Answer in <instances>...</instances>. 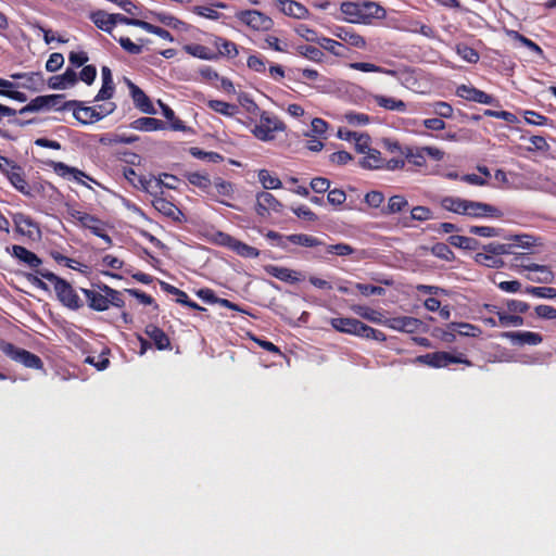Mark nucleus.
<instances>
[{"mask_svg": "<svg viewBox=\"0 0 556 556\" xmlns=\"http://www.w3.org/2000/svg\"><path fill=\"white\" fill-rule=\"evenodd\" d=\"M17 89V83L0 77V96L15 100L17 102H26L28 99L26 93Z\"/></svg>", "mask_w": 556, "mask_h": 556, "instance_id": "obj_32", "label": "nucleus"}, {"mask_svg": "<svg viewBox=\"0 0 556 556\" xmlns=\"http://www.w3.org/2000/svg\"><path fill=\"white\" fill-rule=\"evenodd\" d=\"M430 106L431 112L442 119L453 117L454 109L450 103L445 101H435L432 104H430Z\"/></svg>", "mask_w": 556, "mask_h": 556, "instance_id": "obj_57", "label": "nucleus"}, {"mask_svg": "<svg viewBox=\"0 0 556 556\" xmlns=\"http://www.w3.org/2000/svg\"><path fill=\"white\" fill-rule=\"evenodd\" d=\"M421 321L418 318L410 316H397L384 320L386 327L396 331H403L408 333L416 332L419 329Z\"/></svg>", "mask_w": 556, "mask_h": 556, "instance_id": "obj_22", "label": "nucleus"}, {"mask_svg": "<svg viewBox=\"0 0 556 556\" xmlns=\"http://www.w3.org/2000/svg\"><path fill=\"white\" fill-rule=\"evenodd\" d=\"M344 21L351 24L368 25L374 18H384L386 10L372 1H344L340 4Z\"/></svg>", "mask_w": 556, "mask_h": 556, "instance_id": "obj_2", "label": "nucleus"}, {"mask_svg": "<svg viewBox=\"0 0 556 556\" xmlns=\"http://www.w3.org/2000/svg\"><path fill=\"white\" fill-rule=\"evenodd\" d=\"M86 298L87 305L96 312L108 311L111 306L123 308L125 300L123 293L112 287L103 283H92V289H80Z\"/></svg>", "mask_w": 556, "mask_h": 556, "instance_id": "obj_1", "label": "nucleus"}, {"mask_svg": "<svg viewBox=\"0 0 556 556\" xmlns=\"http://www.w3.org/2000/svg\"><path fill=\"white\" fill-rule=\"evenodd\" d=\"M448 329L453 331H457V334L463 337H479L481 334V329L469 323H450Z\"/></svg>", "mask_w": 556, "mask_h": 556, "instance_id": "obj_48", "label": "nucleus"}, {"mask_svg": "<svg viewBox=\"0 0 556 556\" xmlns=\"http://www.w3.org/2000/svg\"><path fill=\"white\" fill-rule=\"evenodd\" d=\"M212 45L218 51V55L233 59L238 55L237 45L226 38L215 36L212 40Z\"/></svg>", "mask_w": 556, "mask_h": 556, "instance_id": "obj_35", "label": "nucleus"}, {"mask_svg": "<svg viewBox=\"0 0 556 556\" xmlns=\"http://www.w3.org/2000/svg\"><path fill=\"white\" fill-rule=\"evenodd\" d=\"M374 101L378 106L387 111H393L399 113H404L407 111V104L403 100L396 98L376 94L374 97Z\"/></svg>", "mask_w": 556, "mask_h": 556, "instance_id": "obj_34", "label": "nucleus"}, {"mask_svg": "<svg viewBox=\"0 0 556 556\" xmlns=\"http://www.w3.org/2000/svg\"><path fill=\"white\" fill-rule=\"evenodd\" d=\"M267 60L261 54H252L247 60L250 70L256 73H265Z\"/></svg>", "mask_w": 556, "mask_h": 556, "instance_id": "obj_62", "label": "nucleus"}, {"mask_svg": "<svg viewBox=\"0 0 556 556\" xmlns=\"http://www.w3.org/2000/svg\"><path fill=\"white\" fill-rule=\"evenodd\" d=\"M333 35L353 48H366L365 38L356 33L352 27L337 26L333 30Z\"/></svg>", "mask_w": 556, "mask_h": 556, "instance_id": "obj_23", "label": "nucleus"}, {"mask_svg": "<svg viewBox=\"0 0 556 556\" xmlns=\"http://www.w3.org/2000/svg\"><path fill=\"white\" fill-rule=\"evenodd\" d=\"M141 29L150 33V34H154L159 37H161L162 39L164 40H167V41H173L174 40V37L173 35L165 28H162L160 26H156V25H153L149 22H146L143 21L142 22V25H141Z\"/></svg>", "mask_w": 556, "mask_h": 556, "instance_id": "obj_60", "label": "nucleus"}, {"mask_svg": "<svg viewBox=\"0 0 556 556\" xmlns=\"http://www.w3.org/2000/svg\"><path fill=\"white\" fill-rule=\"evenodd\" d=\"M7 178L18 192L24 195H31L30 187L25 178V172L22 166L17 165Z\"/></svg>", "mask_w": 556, "mask_h": 556, "instance_id": "obj_33", "label": "nucleus"}, {"mask_svg": "<svg viewBox=\"0 0 556 556\" xmlns=\"http://www.w3.org/2000/svg\"><path fill=\"white\" fill-rule=\"evenodd\" d=\"M351 309L359 317L374 323L384 325L383 314L366 305H353Z\"/></svg>", "mask_w": 556, "mask_h": 556, "instance_id": "obj_38", "label": "nucleus"}, {"mask_svg": "<svg viewBox=\"0 0 556 556\" xmlns=\"http://www.w3.org/2000/svg\"><path fill=\"white\" fill-rule=\"evenodd\" d=\"M468 200L457 197H445L442 199L441 205L444 210L455 214L465 215Z\"/></svg>", "mask_w": 556, "mask_h": 556, "instance_id": "obj_43", "label": "nucleus"}, {"mask_svg": "<svg viewBox=\"0 0 556 556\" xmlns=\"http://www.w3.org/2000/svg\"><path fill=\"white\" fill-rule=\"evenodd\" d=\"M189 153L195 159L205 160L212 163H220L224 160L222 154L213 151H203L198 147H191L189 149Z\"/></svg>", "mask_w": 556, "mask_h": 556, "instance_id": "obj_54", "label": "nucleus"}, {"mask_svg": "<svg viewBox=\"0 0 556 556\" xmlns=\"http://www.w3.org/2000/svg\"><path fill=\"white\" fill-rule=\"evenodd\" d=\"M152 195L154 197L152 200V205L156 211L166 217L178 219V215H181V211L173 202L159 195V193Z\"/></svg>", "mask_w": 556, "mask_h": 556, "instance_id": "obj_30", "label": "nucleus"}, {"mask_svg": "<svg viewBox=\"0 0 556 556\" xmlns=\"http://www.w3.org/2000/svg\"><path fill=\"white\" fill-rule=\"evenodd\" d=\"M90 20L99 29L112 35V30L115 27L112 14L99 10L91 13Z\"/></svg>", "mask_w": 556, "mask_h": 556, "instance_id": "obj_39", "label": "nucleus"}, {"mask_svg": "<svg viewBox=\"0 0 556 556\" xmlns=\"http://www.w3.org/2000/svg\"><path fill=\"white\" fill-rule=\"evenodd\" d=\"M12 255L20 262L26 264L28 267L36 268L37 270H39L38 267L42 264V261L39 256L22 245H13Z\"/></svg>", "mask_w": 556, "mask_h": 556, "instance_id": "obj_29", "label": "nucleus"}, {"mask_svg": "<svg viewBox=\"0 0 556 556\" xmlns=\"http://www.w3.org/2000/svg\"><path fill=\"white\" fill-rule=\"evenodd\" d=\"M231 251H233L239 256L245 257V258H256L261 254L258 249H256L252 245H249L238 239L235 240Z\"/></svg>", "mask_w": 556, "mask_h": 556, "instance_id": "obj_50", "label": "nucleus"}, {"mask_svg": "<svg viewBox=\"0 0 556 556\" xmlns=\"http://www.w3.org/2000/svg\"><path fill=\"white\" fill-rule=\"evenodd\" d=\"M185 50L192 56L202 59V60H214L217 58V54L212 51L208 47L193 43L185 46Z\"/></svg>", "mask_w": 556, "mask_h": 556, "instance_id": "obj_46", "label": "nucleus"}, {"mask_svg": "<svg viewBox=\"0 0 556 556\" xmlns=\"http://www.w3.org/2000/svg\"><path fill=\"white\" fill-rule=\"evenodd\" d=\"M331 327L341 333L359 337L363 339H371L379 342L387 340L386 334L363 321L352 317H334L330 319Z\"/></svg>", "mask_w": 556, "mask_h": 556, "instance_id": "obj_3", "label": "nucleus"}, {"mask_svg": "<svg viewBox=\"0 0 556 556\" xmlns=\"http://www.w3.org/2000/svg\"><path fill=\"white\" fill-rule=\"evenodd\" d=\"M431 253L446 262H452L455 260V254L448 244L443 242H438L431 247Z\"/></svg>", "mask_w": 556, "mask_h": 556, "instance_id": "obj_56", "label": "nucleus"}, {"mask_svg": "<svg viewBox=\"0 0 556 556\" xmlns=\"http://www.w3.org/2000/svg\"><path fill=\"white\" fill-rule=\"evenodd\" d=\"M456 96L467 101L486 104V105H498V101L491 94L477 89L473 86L459 85L456 88Z\"/></svg>", "mask_w": 556, "mask_h": 556, "instance_id": "obj_16", "label": "nucleus"}, {"mask_svg": "<svg viewBox=\"0 0 556 556\" xmlns=\"http://www.w3.org/2000/svg\"><path fill=\"white\" fill-rule=\"evenodd\" d=\"M64 94H46V96H38L34 99H31L25 106L16 111L13 109L16 113L21 115H24L26 113H34V112H41V111H49L51 109H55L58 111L61 110V105L64 102Z\"/></svg>", "mask_w": 556, "mask_h": 556, "instance_id": "obj_10", "label": "nucleus"}, {"mask_svg": "<svg viewBox=\"0 0 556 556\" xmlns=\"http://www.w3.org/2000/svg\"><path fill=\"white\" fill-rule=\"evenodd\" d=\"M526 293L540 299H555L556 288L553 287H527Z\"/></svg>", "mask_w": 556, "mask_h": 556, "instance_id": "obj_59", "label": "nucleus"}, {"mask_svg": "<svg viewBox=\"0 0 556 556\" xmlns=\"http://www.w3.org/2000/svg\"><path fill=\"white\" fill-rule=\"evenodd\" d=\"M405 160L415 167H425L427 156L433 161L440 162L444 159V151L437 147H412L406 146Z\"/></svg>", "mask_w": 556, "mask_h": 556, "instance_id": "obj_9", "label": "nucleus"}, {"mask_svg": "<svg viewBox=\"0 0 556 556\" xmlns=\"http://www.w3.org/2000/svg\"><path fill=\"white\" fill-rule=\"evenodd\" d=\"M257 178L266 190L280 189L282 187L281 180L277 176L271 175L268 169H260L257 172Z\"/></svg>", "mask_w": 556, "mask_h": 556, "instance_id": "obj_47", "label": "nucleus"}, {"mask_svg": "<svg viewBox=\"0 0 556 556\" xmlns=\"http://www.w3.org/2000/svg\"><path fill=\"white\" fill-rule=\"evenodd\" d=\"M130 127L138 131H157L167 128V124L155 117H139L130 123Z\"/></svg>", "mask_w": 556, "mask_h": 556, "instance_id": "obj_27", "label": "nucleus"}, {"mask_svg": "<svg viewBox=\"0 0 556 556\" xmlns=\"http://www.w3.org/2000/svg\"><path fill=\"white\" fill-rule=\"evenodd\" d=\"M184 177L192 186L201 189L204 192L210 193V188L212 187V180H211L208 174L200 173V172H186V173H184Z\"/></svg>", "mask_w": 556, "mask_h": 556, "instance_id": "obj_37", "label": "nucleus"}, {"mask_svg": "<svg viewBox=\"0 0 556 556\" xmlns=\"http://www.w3.org/2000/svg\"><path fill=\"white\" fill-rule=\"evenodd\" d=\"M344 118L353 126H364L370 123V116L365 113L348 112L345 113Z\"/></svg>", "mask_w": 556, "mask_h": 556, "instance_id": "obj_64", "label": "nucleus"}, {"mask_svg": "<svg viewBox=\"0 0 556 556\" xmlns=\"http://www.w3.org/2000/svg\"><path fill=\"white\" fill-rule=\"evenodd\" d=\"M296 51L300 55L316 63L323 62L325 58L324 52L319 48L309 45L299 46Z\"/></svg>", "mask_w": 556, "mask_h": 556, "instance_id": "obj_52", "label": "nucleus"}, {"mask_svg": "<svg viewBox=\"0 0 556 556\" xmlns=\"http://www.w3.org/2000/svg\"><path fill=\"white\" fill-rule=\"evenodd\" d=\"M160 108L162 109V114L168 122L167 128L174 131H182L192 134L193 129L189 126H186L185 123L179 119L173 109H170L167 104L163 103L161 100L157 101Z\"/></svg>", "mask_w": 556, "mask_h": 556, "instance_id": "obj_28", "label": "nucleus"}, {"mask_svg": "<svg viewBox=\"0 0 556 556\" xmlns=\"http://www.w3.org/2000/svg\"><path fill=\"white\" fill-rule=\"evenodd\" d=\"M10 77L14 80H22L21 83H17L18 88L26 89L31 92L41 91L45 87V79L40 72L13 73Z\"/></svg>", "mask_w": 556, "mask_h": 556, "instance_id": "obj_18", "label": "nucleus"}, {"mask_svg": "<svg viewBox=\"0 0 556 556\" xmlns=\"http://www.w3.org/2000/svg\"><path fill=\"white\" fill-rule=\"evenodd\" d=\"M447 241L451 245L463 250H476L479 244L476 239L460 235H452Z\"/></svg>", "mask_w": 556, "mask_h": 556, "instance_id": "obj_51", "label": "nucleus"}, {"mask_svg": "<svg viewBox=\"0 0 556 556\" xmlns=\"http://www.w3.org/2000/svg\"><path fill=\"white\" fill-rule=\"evenodd\" d=\"M255 211L262 218L268 217L270 212L280 213L282 211L281 202L271 193L261 191L256 193Z\"/></svg>", "mask_w": 556, "mask_h": 556, "instance_id": "obj_17", "label": "nucleus"}, {"mask_svg": "<svg viewBox=\"0 0 556 556\" xmlns=\"http://www.w3.org/2000/svg\"><path fill=\"white\" fill-rule=\"evenodd\" d=\"M124 80L129 89L135 108L143 114H156V110L147 93L129 78L125 77Z\"/></svg>", "mask_w": 556, "mask_h": 556, "instance_id": "obj_15", "label": "nucleus"}, {"mask_svg": "<svg viewBox=\"0 0 556 556\" xmlns=\"http://www.w3.org/2000/svg\"><path fill=\"white\" fill-rule=\"evenodd\" d=\"M236 18L257 31H267L273 28V20L265 13L257 10H242L236 13Z\"/></svg>", "mask_w": 556, "mask_h": 556, "instance_id": "obj_12", "label": "nucleus"}, {"mask_svg": "<svg viewBox=\"0 0 556 556\" xmlns=\"http://www.w3.org/2000/svg\"><path fill=\"white\" fill-rule=\"evenodd\" d=\"M432 218V211L427 206H415L410 210V216L402 219L403 227H410L412 220L426 222Z\"/></svg>", "mask_w": 556, "mask_h": 556, "instance_id": "obj_42", "label": "nucleus"}, {"mask_svg": "<svg viewBox=\"0 0 556 556\" xmlns=\"http://www.w3.org/2000/svg\"><path fill=\"white\" fill-rule=\"evenodd\" d=\"M78 80V76L76 72L72 68H66V71L62 75H56L50 77L48 85L52 89H65L67 87L74 86Z\"/></svg>", "mask_w": 556, "mask_h": 556, "instance_id": "obj_31", "label": "nucleus"}, {"mask_svg": "<svg viewBox=\"0 0 556 556\" xmlns=\"http://www.w3.org/2000/svg\"><path fill=\"white\" fill-rule=\"evenodd\" d=\"M286 239L293 244L306 248H315L323 243L318 238L306 233L289 235Z\"/></svg>", "mask_w": 556, "mask_h": 556, "instance_id": "obj_45", "label": "nucleus"}, {"mask_svg": "<svg viewBox=\"0 0 556 556\" xmlns=\"http://www.w3.org/2000/svg\"><path fill=\"white\" fill-rule=\"evenodd\" d=\"M275 4L285 14L293 18L303 20L309 15V11L302 3L294 0H274Z\"/></svg>", "mask_w": 556, "mask_h": 556, "instance_id": "obj_24", "label": "nucleus"}, {"mask_svg": "<svg viewBox=\"0 0 556 556\" xmlns=\"http://www.w3.org/2000/svg\"><path fill=\"white\" fill-rule=\"evenodd\" d=\"M349 67L352 70H355V71L364 72V73H380V74L389 75L392 77H395L397 75V72L394 70L381 67L374 63H368V62L350 63Z\"/></svg>", "mask_w": 556, "mask_h": 556, "instance_id": "obj_41", "label": "nucleus"}, {"mask_svg": "<svg viewBox=\"0 0 556 556\" xmlns=\"http://www.w3.org/2000/svg\"><path fill=\"white\" fill-rule=\"evenodd\" d=\"M62 111H72L73 116L84 125L97 123L96 109L94 106L85 105L84 101L70 100L64 101L61 105Z\"/></svg>", "mask_w": 556, "mask_h": 556, "instance_id": "obj_14", "label": "nucleus"}, {"mask_svg": "<svg viewBox=\"0 0 556 556\" xmlns=\"http://www.w3.org/2000/svg\"><path fill=\"white\" fill-rule=\"evenodd\" d=\"M144 333L152 340L157 350H170L172 344L168 336L156 325L149 324L144 328Z\"/></svg>", "mask_w": 556, "mask_h": 556, "instance_id": "obj_26", "label": "nucleus"}, {"mask_svg": "<svg viewBox=\"0 0 556 556\" xmlns=\"http://www.w3.org/2000/svg\"><path fill=\"white\" fill-rule=\"evenodd\" d=\"M235 240H236V238H233L232 236H230L224 231H220V230L213 232L212 238H211V241L213 243L220 245V247L228 248L230 250L232 248Z\"/></svg>", "mask_w": 556, "mask_h": 556, "instance_id": "obj_63", "label": "nucleus"}, {"mask_svg": "<svg viewBox=\"0 0 556 556\" xmlns=\"http://www.w3.org/2000/svg\"><path fill=\"white\" fill-rule=\"evenodd\" d=\"M13 223L18 233L26 236L29 239L40 237V228L30 216L24 213H15L13 215Z\"/></svg>", "mask_w": 556, "mask_h": 556, "instance_id": "obj_21", "label": "nucleus"}, {"mask_svg": "<svg viewBox=\"0 0 556 556\" xmlns=\"http://www.w3.org/2000/svg\"><path fill=\"white\" fill-rule=\"evenodd\" d=\"M125 178L138 189H141L150 194L162 193V179H156L152 175H140L132 167L124 169Z\"/></svg>", "mask_w": 556, "mask_h": 556, "instance_id": "obj_11", "label": "nucleus"}, {"mask_svg": "<svg viewBox=\"0 0 556 556\" xmlns=\"http://www.w3.org/2000/svg\"><path fill=\"white\" fill-rule=\"evenodd\" d=\"M38 275L53 285L58 300L67 308L78 311L84 306L73 286L65 279L49 270H36Z\"/></svg>", "mask_w": 556, "mask_h": 556, "instance_id": "obj_4", "label": "nucleus"}, {"mask_svg": "<svg viewBox=\"0 0 556 556\" xmlns=\"http://www.w3.org/2000/svg\"><path fill=\"white\" fill-rule=\"evenodd\" d=\"M286 125L277 116L269 112L262 111L260 113V124L252 129V134L262 141H271L276 137V132L285 131Z\"/></svg>", "mask_w": 556, "mask_h": 556, "instance_id": "obj_7", "label": "nucleus"}, {"mask_svg": "<svg viewBox=\"0 0 556 556\" xmlns=\"http://www.w3.org/2000/svg\"><path fill=\"white\" fill-rule=\"evenodd\" d=\"M408 207V201L405 197L395 194L392 195L386 208L382 210L383 214H395L400 213Z\"/></svg>", "mask_w": 556, "mask_h": 556, "instance_id": "obj_53", "label": "nucleus"}, {"mask_svg": "<svg viewBox=\"0 0 556 556\" xmlns=\"http://www.w3.org/2000/svg\"><path fill=\"white\" fill-rule=\"evenodd\" d=\"M416 361L433 368L447 367L452 364H465L467 366L472 365L471 361H469L463 353L454 355L444 351L419 355Z\"/></svg>", "mask_w": 556, "mask_h": 556, "instance_id": "obj_8", "label": "nucleus"}, {"mask_svg": "<svg viewBox=\"0 0 556 556\" xmlns=\"http://www.w3.org/2000/svg\"><path fill=\"white\" fill-rule=\"evenodd\" d=\"M506 33H507V36L510 39H513L515 41H519L522 46L528 48L533 53H535L538 55H543L544 52H543L542 48L538 43H535L534 41L529 39L528 37H526L522 34H520L519 31H517V30H507Z\"/></svg>", "mask_w": 556, "mask_h": 556, "instance_id": "obj_49", "label": "nucleus"}, {"mask_svg": "<svg viewBox=\"0 0 556 556\" xmlns=\"http://www.w3.org/2000/svg\"><path fill=\"white\" fill-rule=\"evenodd\" d=\"M207 106L224 116H233L239 112L238 105L222 100H210Z\"/></svg>", "mask_w": 556, "mask_h": 556, "instance_id": "obj_44", "label": "nucleus"}, {"mask_svg": "<svg viewBox=\"0 0 556 556\" xmlns=\"http://www.w3.org/2000/svg\"><path fill=\"white\" fill-rule=\"evenodd\" d=\"M49 166L53 169V172L56 175H59L63 178L71 175L73 177V179H75L77 182H81V178H87L88 180L96 182V180L93 178H91L88 174H86L85 172H83L76 167L68 166L67 164H65L63 162L51 161L49 163Z\"/></svg>", "mask_w": 556, "mask_h": 556, "instance_id": "obj_25", "label": "nucleus"}, {"mask_svg": "<svg viewBox=\"0 0 556 556\" xmlns=\"http://www.w3.org/2000/svg\"><path fill=\"white\" fill-rule=\"evenodd\" d=\"M316 43H318L320 48L329 51L336 56L342 55L341 49L343 48V45L334 39L327 37H318Z\"/></svg>", "mask_w": 556, "mask_h": 556, "instance_id": "obj_58", "label": "nucleus"}, {"mask_svg": "<svg viewBox=\"0 0 556 556\" xmlns=\"http://www.w3.org/2000/svg\"><path fill=\"white\" fill-rule=\"evenodd\" d=\"M67 214L83 228L89 229L94 236L104 240L108 247L113 244L112 238L105 232V223L94 215L81 212L73 206L67 207Z\"/></svg>", "mask_w": 556, "mask_h": 556, "instance_id": "obj_5", "label": "nucleus"}, {"mask_svg": "<svg viewBox=\"0 0 556 556\" xmlns=\"http://www.w3.org/2000/svg\"><path fill=\"white\" fill-rule=\"evenodd\" d=\"M513 265L529 271L541 273L542 277H529L530 280L539 283H551L554 280V273L546 265H539L531 262L527 254H518L513 260Z\"/></svg>", "mask_w": 556, "mask_h": 556, "instance_id": "obj_13", "label": "nucleus"}, {"mask_svg": "<svg viewBox=\"0 0 556 556\" xmlns=\"http://www.w3.org/2000/svg\"><path fill=\"white\" fill-rule=\"evenodd\" d=\"M525 121L529 125L545 126L548 124L549 118L531 110L523 111Z\"/></svg>", "mask_w": 556, "mask_h": 556, "instance_id": "obj_61", "label": "nucleus"}, {"mask_svg": "<svg viewBox=\"0 0 556 556\" xmlns=\"http://www.w3.org/2000/svg\"><path fill=\"white\" fill-rule=\"evenodd\" d=\"M0 350L12 361L22 364L26 368L31 369H42L43 368V362L42 359L22 348H18L14 345L11 342H7L2 339H0Z\"/></svg>", "mask_w": 556, "mask_h": 556, "instance_id": "obj_6", "label": "nucleus"}, {"mask_svg": "<svg viewBox=\"0 0 556 556\" xmlns=\"http://www.w3.org/2000/svg\"><path fill=\"white\" fill-rule=\"evenodd\" d=\"M384 157L377 149L368 148L366 155L359 161L363 168L367 169H383Z\"/></svg>", "mask_w": 556, "mask_h": 556, "instance_id": "obj_36", "label": "nucleus"}, {"mask_svg": "<svg viewBox=\"0 0 556 556\" xmlns=\"http://www.w3.org/2000/svg\"><path fill=\"white\" fill-rule=\"evenodd\" d=\"M216 190V194L219 197L231 199L233 197V185L220 177H217L212 182Z\"/></svg>", "mask_w": 556, "mask_h": 556, "instance_id": "obj_55", "label": "nucleus"}, {"mask_svg": "<svg viewBox=\"0 0 556 556\" xmlns=\"http://www.w3.org/2000/svg\"><path fill=\"white\" fill-rule=\"evenodd\" d=\"M501 336L508 339L515 346H535L543 342L542 334L532 331H505Z\"/></svg>", "mask_w": 556, "mask_h": 556, "instance_id": "obj_20", "label": "nucleus"}, {"mask_svg": "<svg viewBox=\"0 0 556 556\" xmlns=\"http://www.w3.org/2000/svg\"><path fill=\"white\" fill-rule=\"evenodd\" d=\"M265 271L268 275H270L281 281H285V282H295L299 280L298 277L295 276L296 273L287 267H281V266H276V265H267L265 267Z\"/></svg>", "mask_w": 556, "mask_h": 556, "instance_id": "obj_40", "label": "nucleus"}, {"mask_svg": "<svg viewBox=\"0 0 556 556\" xmlns=\"http://www.w3.org/2000/svg\"><path fill=\"white\" fill-rule=\"evenodd\" d=\"M465 215L472 218H500L503 216V213L491 204L468 200Z\"/></svg>", "mask_w": 556, "mask_h": 556, "instance_id": "obj_19", "label": "nucleus"}]
</instances>
